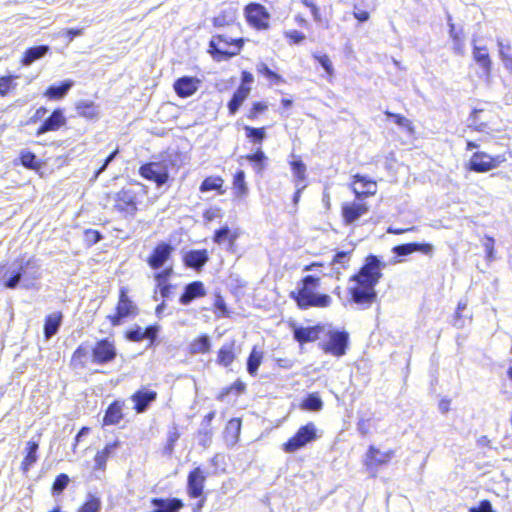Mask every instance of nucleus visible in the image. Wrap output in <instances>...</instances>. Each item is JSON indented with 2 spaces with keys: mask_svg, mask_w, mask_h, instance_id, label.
<instances>
[{
  "mask_svg": "<svg viewBox=\"0 0 512 512\" xmlns=\"http://www.w3.org/2000/svg\"><path fill=\"white\" fill-rule=\"evenodd\" d=\"M383 267L384 264L377 256L369 255L359 272L352 275L349 281L376 287L382 277L381 269Z\"/></svg>",
  "mask_w": 512,
  "mask_h": 512,
  "instance_id": "nucleus-1",
  "label": "nucleus"
},
{
  "mask_svg": "<svg viewBox=\"0 0 512 512\" xmlns=\"http://www.w3.org/2000/svg\"><path fill=\"white\" fill-rule=\"evenodd\" d=\"M243 45V39L233 40L224 35L213 36L209 43V52L217 60H225L235 56Z\"/></svg>",
  "mask_w": 512,
  "mask_h": 512,
  "instance_id": "nucleus-2",
  "label": "nucleus"
},
{
  "mask_svg": "<svg viewBox=\"0 0 512 512\" xmlns=\"http://www.w3.org/2000/svg\"><path fill=\"white\" fill-rule=\"evenodd\" d=\"M323 334L328 337V340L321 344L325 353L336 357H341L346 353L349 341V334L346 331L333 330L330 326H325Z\"/></svg>",
  "mask_w": 512,
  "mask_h": 512,
  "instance_id": "nucleus-3",
  "label": "nucleus"
},
{
  "mask_svg": "<svg viewBox=\"0 0 512 512\" xmlns=\"http://www.w3.org/2000/svg\"><path fill=\"white\" fill-rule=\"evenodd\" d=\"M506 160L504 154L491 156L486 152L479 151L472 154L468 162V169L476 173H486L500 167Z\"/></svg>",
  "mask_w": 512,
  "mask_h": 512,
  "instance_id": "nucleus-4",
  "label": "nucleus"
},
{
  "mask_svg": "<svg viewBox=\"0 0 512 512\" xmlns=\"http://www.w3.org/2000/svg\"><path fill=\"white\" fill-rule=\"evenodd\" d=\"M291 297L301 309H308L310 307L324 308L330 306L332 302L329 295L315 291L309 292L306 289H298L297 292H291Z\"/></svg>",
  "mask_w": 512,
  "mask_h": 512,
  "instance_id": "nucleus-5",
  "label": "nucleus"
},
{
  "mask_svg": "<svg viewBox=\"0 0 512 512\" xmlns=\"http://www.w3.org/2000/svg\"><path fill=\"white\" fill-rule=\"evenodd\" d=\"M114 209L123 216H134L137 208V192L133 188H123L113 196Z\"/></svg>",
  "mask_w": 512,
  "mask_h": 512,
  "instance_id": "nucleus-6",
  "label": "nucleus"
},
{
  "mask_svg": "<svg viewBox=\"0 0 512 512\" xmlns=\"http://www.w3.org/2000/svg\"><path fill=\"white\" fill-rule=\"evenodd\" d=\"M316 438V426L312 422L307 423L306 425L300 427L296 434L293 437H291L286 443H284L283 450L287 453H293L303 448L306 444L314 441Z\"/></svg>",
  "mask_w": 512,
  "mask_h": 512,
  "instance_id": "nucleus-7",
  "label": "nucleus"
},
{
  "mask_svg": "<svg viewBox=\"0 0 512 512\" xmlns=\"http://www.w3.org/2000/svg\"><path fill=\"white\" fill-rule=\"evenodd\" d=\"M117 349L114 341L105 338L98 340L92 345V363L96 365H106L115 360Z\"/></svg>",
  "mask_w": 512,
  "mask_h": 512,
  "instance_id": "nucleus-8",
  "label": "nucleus"
},
{
  "mask_svg": "<svg viewBox=\"0 0 512 512\" xmlns=\"http://www.w3.org/2000/svg\"><path fill=\"white\" fill-rule=\"evenodd\" d=\"M140 175L157 186L165 184L169 178V164L167 161L149 162L142 165L139 169Z\"/></svg>",
  "mask_w": 512,
  "mask_h": 512,
  "instance_id": "nucleus-9",
  "label": "nucleus"
},
{
  "mask_svg": "<svg viewBox=\"0 0 512 512\" xmlns=\"http://www.w3.org/2000/svg\"><path fill=\"white\" fill-rule=\"evenodd\" d=\"M348 292L351 301L360 306L361 309L369 308L377 299L375 287L365 284L355 283L354 286L348 289Z\"/></svg>",
  "mask_w": 512,
  "mask_h": 512,
  "instance_id": "nucleus-10",
  "label": "nucleus"
},
{
  "mask_svg": "<svg viewBox=\"0 0 512 512\" xmlns=\"http://www.w3.org/2000/svg\"><path fill=\"white\" fill-rule=\"evenodd\" d=\"M22 287L31 289L36 287V281L41 277L40 265L35 259L18 261Z\"/></svg>",
  "mask_w": 512,
  "mask_h": 512,
  "instance_id": "nucleus-11",
  "label": "nucleus"
},
{
  "mask_svg": "<svg viewBox=\"0 0 512 512\" xmlns=\"http://www.w3.org/2000/svg\"><path fill=\"white\" fill-rule=\"evenodd\" d=\"M137 307L127 295L125 288L120 289L119 302L114 315L108 316L113 326L121 324L122 319L131 315L136 314Z\"/></svg>",
  "mask_w": 512,
  "mask_h": 512,
  "instance_id": "nucleus-12",
  "label": "nucleus"
},
{
  "mask_svg": "<svg viewBox=\"0 0 512 512\" xmlns=\"http://www.w3.org/2000/svg\"><path fill=\"white\" fill-rule=\"evenodd\" d=\"M202 81L194 76H182L175 80L173 88L177 96L180 98H188L194 95Z\"/></svg>",
  "mask_w": 512,
  "mask_h": 512,
  "instance_id": "nucleus-13",
  "label": "nucleus"
},
{
  "mask_svg": "<svg viewBox=\"0 0 512 512\" xmlns=\"http://www.w3.org/2000/svg\"><path fill=\"white\" fill-rule=\"evenodd\" d=\"M245 15L247 21L258 29H265L268 27L269 15L264 6L258 3H251L245 8Z\"/></svg>",
  "mask_w": 512,
  "mask_h": 512,
  "instance_id": "nucleus-14",
  "label": "nucleus"
},
{
  "mask_svg": "<svg viewBox=\"0 0 512 512\" xmlns=\"http://www.w3.org/2000/svg\"><path fill=\"white\" fill-rule=\"evenodd\" d=\"M172 252L173 247L169 243L161 242L154 248L147 260V263L152 269L158 270L162 268L166 261L171 257Z\"/></svg>",
  "mask_w": 512,
  "mask_h": 512,
  "instance_id": "nucleus-15",
  "label": "nucleus"
},
{
  "mask_svg": "<svg viewBox=\"0 0 512 512\" xmlns=\"http://www.w3.org/2000/svg\"><path fill=\"white\" fill-rule=\"evenodd\" d=\"M206 475L204 471L197 467L192 470L187 478V492L191 498H198L202 495Z\"/></svg>",
  "mask_w": 512,
  "mask_h": 512,
  "instance_id": "nucleus-16",
  "label": "nucleus"
},
{
  "mask_svg": "<svg viewBox=\"0 0 512 512\" xmlns=\"http://www.w3.org/2000/svg\"><path fill=\"white\" fill-rule=\"evenodd\" d=\"M294 339L300 344L315 341L320 334L325 332V325H316L312 327L292 326Z\"/></svg>",
  "mask_w": 512,
  "mask_h": 512,
  "instance_id": "nucleus-17",
  "label": "nucleus"
},
{
  "mask_svg": "<svg viewBox=\"0 0 512 512\" xmlns=\"http://www.w3.org/2000/svg\"><path fill=\"white\" fill-rule=\"evenodd\" d=\"M0 282H2L6 288H17L21 283L18 261L9 266H0Z\"/></svg>",
  "mask_w": 512,
  "mask_h": 512,
  "instance_id": "nucleus-18",
  "label": "nucleus"
},
{
  "mask_svg": "<svg viewBox=\"0 0 512 512\" xmlns=\"http://www.w3.org/2000/svg\"><path fill=\"white\" fill-rule=\"evenodd\" d=\"M353 191L356 198L361 200L364 197L374 195L376 193L377 185L376 182L367 179L362 175H355L353 181Z\"/></svg>",
  "mask_w": 512,
  "mask_h": 512,
  "instance_id": "nucleus-19",
  "label": "nucleus"
},
{
  "mask_svg": "<svg viewBox=\"0 0 512 512\" xmlns=\"http://www.w3.org/2000/svg\"><path fill=\"white\" fill-rule=\"evenodd\" d=\"M472 56H473L474 61L482 69L483 74L488 78L492 71V60L488 53L487 47L486 46H478L475 44V40H473Z\"/></svg>",
  "mask_w": 512,
  "mask_h": 512,
  "instance_id": "nucleus-20",
  "label": "nucleus"
},
{
  "mask_svg": "<svg viewBox=\"0 0 512 512\" xmlns=\"http://www.w3.org/2000/svg\"><path fill=\"white\" fill-rule=\"evenodd\" d=\"M368 212V206L362 202L347 203L342 206V216L346 224H352Z\"/></svg>",
  "mask_w": 512,
  "mask_h": 512,
  "instance_id": "nucleus-21",
  "label": "nucleus"
},
{
  "mask_svg": "<svg viewBox=\"0 0 512 512\" xmlns=\"http://www.w3.org/2000/svg\"><path fill=\"white\" fill-rule=\"evenodd\" d=\"M206 290L201 281H193L184 287V291L180 296L179 302L182 305H189L193 300L204 297Z\"/></svg>",
  "mask_w": 512,
  "mask_h": 512,
  "instance_id": "nucleus-22",
  "label": "nucleus"
},
{
  "mask_svg": "<svg viewBox=\"0 0 512 512\" xmlns=\"http://www.w3.org/2000/svg\"><path fill=\"white\" fill-rule=\"evenodd\" d=\"M66 123V118L61 109H55L52 114L38 128L36 135L40 136L49 131H56Z\"/></svg>",
  "mask_w": 512,
  "mask_h": 512,
  "instance_id": "nucleus-23",
  "label": "nucleus"
},
{
  "mask_svg": "<svg viewBox=\"0 0 512 512\" xmlns=\"http://www.w3.org/2000/svg\"><path fill=\"white\" fill-rule=\"evenodd\" d=\"M393 456V451L380 452L374 446H370L366 454V466L368 468H377L378 466L387 464Z\"/></svg>",
  "mask_w": 512,
  "mask_h": 512,
  "instance_id": "nucleus-24",
  "label": "nucleus"
},
{
  "mask_svg": "<svg viewBox=\"0 0 512 512\" xmlns=\"http://www.w3.org/2000/svg\"><path fill=\"white\" fill-rule=\"evenodd\" d=\"M156 398L157 393L155 391L141 389L132 396V400L135 403L134 409L137 413H143Z\"/></svg>",
  "mask_w": 512,
  "mask_h": 512,
  "instance_id": "nucleus-25",
  "label": "nucleus"
},
{
  "mask_svg": "<svg viewBox=\"0 0 512 512\" xmlns=\"http://www.w3.org/2000/svg\"><path fill=\"white\" fill-rule=\"evenodd\" d=\"M392 252L398 257L407 256L413 252H422L423 254L429 255L433 252V246L427 243H406L395 246Z\"/></svg>",
  "mask_w": 512,
  "mask_h": 512,
  "instance_id": "nucleus-26",
  "label": "nucleus"
},
{
  "mask_svg": "<svg viewBox=\"0 0 512 512\" xmlns=\"http://www.w3.org/2000/svg\"><path fill=\"white\" fill-rule=\"evenodd\" d=\"M209 256L207 250H191L184 256V264L193 268L197 271L201 270L202 267L208 262Z\"/></svg>",
  "mask_w": 512,
  "mask_h": 512,
  "instance_id": "nucleus-27",
  "label": "nucleus"
},
{
  "mask_svg": "<svg viewBox=\"0 0 512 512\" xmlns=\"http://www.w3.org/2000/svg\"><path fill=\"white\" fill-rule=\"evenodd\" d=\"M39 440H30L25 448V456L21 463V470L26 474L38 460Z\"/></svg>",
  "mask_w": 512,
  "mask_h": 512,
  "instance_id": "nucleus-28",
  "label": "nucleus"
},
{
  "mask_svg": "<svg viewBox=\"0 0 512 512\" xmlns=\"http://www.w3.org/2000/svg\"><path fill=\"white\" fill-rule=\"evenodd\" d=\"M92 363V345L88 342L80 344L72 355V363L84 368L88 362Z\"/></svg>",
  "mask_w": 512,
  "mask_h": 512,
  "instance_id": "nucleus-29",
  "label": "nucleus"
},
{
  "mask_svg": "<svg viewBox=\"0 0 512 512\" xmlns=\"http://www.w3.org/2000/svg\"><path fill=\"white\" fill-rule=\"evenodd\" d=\"M151 504L159 509V512H179L184 503L178 498H153Z\"/></svg>",
  "mask_w": 512,
  "mask_h": 512,
  "instance_id": "nucleus-30",
  "label": "nucleus"
},
{
  "mask_svg": "<svg viewBox=\"0 0 512 512\" xmlns=\"http://www.w3.org/2000/svg\"><path fill=\"white\" fill-rule=\"evenodd\" d=\"M50 48L48 45H39L28 48L24 56L21 60L23 66H30L35 61L43 58L48 52Z\"/></svg>",
  "mask_w": 512,
  "mask_h": 512,
  "instance_id": "nucleus-31",
  "label": "nucleus"
},
{
  "mask_svg": "<svg viewBox=\"0 0 512 512\" xmlns=\"http://www.w3.org/2000/svg\"><path fill=\"white\" fill-rule=\"evenodd\" d=\"M236 18L237 10L233 7H227L214 17L213 24L215 27L230 26L235 23Z\"/></svg>",
  "mask_w": 512,
  "mask_h": 512,
  "instance_id": "nucleus-32",
  "label": "nucleus"
},
{
  "mask_svg": "<svg viewBox=\"0 0 512 512\" xmlns=\"http://www.w3.org/2000/svg\"><path fill=\"white\" fill-rule=\"evenodd\" d=\"M122 418V405L118 401H115L108 406L103 418V424L115 425L118 424Z\"/></svg>",
  "mask_w": 512,
  "mask_h": 512,
  "instance_id": "nucleus-33",
  "label": "nucleus"
},
{
  "mask_svg": "<svg viewBox=\"0 0 512 512\" xmlns=\"http://www.w3.org/2000/svg\"><path fill=\"white\" fill-rule=\"evenodd\" d=\"M250 89H245L244 87H238V89L234 92L231 100L228 102V110L231 115H235L243 102L249 96Z\"/></svg>",
  "mask_w": 512,
  "mask_h": 512,
  "instance_id": "nucleus-34",
  "label": "nucleus"
},
{
  "mask_svg": "<svg viewBox=\"0 0 512 512\" xmlns=\"http://www.w3.org/2000/svg\"><path fill=\"white\" fill-rule=\"evenodd\" d=\"M61 321V313L50 314L46 317L44 324V335L46 339H50L58 332L61 325Z\"/></svg>",
  "mask_w": 512,
  "mask_h": 512,
  "instance_id": "nucleus-35",
  "label": "nucleus"
},
{
  "mask_svg": "<svg viewBox=\"0 0 512 512\" xmlns=\"http://www.w3.org/2000/svg\"><path fill=\"white\" fill-rule=\"evenodd\" d=\"M74 82L72 80H65L61 85H51L45 91L44 95L50 99H62L72 88Z\"/></svg>",
  "mask_w": 512,
  "mask_h": 512,
  "instance_id": "nucleus-36",
  "label": "nucleus"
},
{
  "mask_svg": "<svg viewBox=\"0 0 512 512\" xmlns=\"http://www.w3.org/2000/svg\"><path fill=\"white\" fill-rule=\"evenodd\" d=\"M119 441H114L107 444L102 451L97 452L95 456V467L96 469H104L106 466L107 459L114 453L119 447Z\"/></svg>",
  "mask_w": 512,
  "mask_h": 512,
  "instance_id": "nucleus-37",
  "label": "nucleus"
},
{
  "mask_svg": "<svg viewBox=\"0 0 512 512\" xmlns=\"http://www.w3.org/2000/svg\"><path fill=\"white\" fill-rule=\"evenodd\" d=\"M77 113L85 118L93 119L98 116V107L91 101H80L76 105Z\"/></svg>",
  "mask_w": 512,
  "mask_h": 512,
  "instance_id": "nucleus-38",
  "label": "nucleus"
},
{
  "mask_svg": "<svg viewBox=\"0 0 512 512\" xmlns=\"http://www.w3.org/2000/svg\"><path fill=\"white\" fill-rule=\"evenodd\" d=\"M233 346H234V343H230V344H225L220 348V350L218 352V357H217L218 364H220L224 367H228L232 364V362L235 359V354L233 352Z\"/></svg>",
  "mask_w": 512,
  "mask_h": 512,
  "instance_id": "nucleus-39",
  "label": "nucleus"
},
{
  "mask_svg": "<svg viewBox=\"0 0 512 512\" xmlns=\"http://www.w3.org/2000/svg\"><path fill=\"white\" fill-rule=\"evenodd\" d=\"M211 342L207 335H202L194 339L190 344L191 354H204L210 350Z\"/></svg>",
  "mask_w": 512,
  "mask_h": 512,
  "instance_id": "nucleus-40",
  "label": "nucleus"
},
{
  "mask_svg": "<svg viewBox=\"0 0 512 512\" xmlns=\"http://www.w3.org/2000/svg\"><path fill=\"white\" fill-rule=\"evenodd\" d=\"M263 353L258 351L256 347L252 349L247 359V372L251 376H255L257 374L258 368L262 363Z\"/></svg>",
  "mask_w": 512,
  "mask_h": 512,
  "instance_id": "nucleus-41",
  "label": "nucleus"
},
{
  "mask_svg": "<svg viewBox=\"0 0 512 512\" xmlns=\"http://www.w3.org/2000/svg\"><path fill=\"white\" fill-rule=\"evenodd\" d=\"M223 179L219 176L216 177H207L205 178L201 185H200V191L201 192H208L212 190L218 191L219 194H223L224 191L222 190L223 186Z\"/></svg>",
  "mask_w": 512,
  "mask_h": 512,
  "instance_id": "nucleus-42",
  "label": "nucleus"
},
{
  "mask_svg": "<svg viewBox=\"0 0 512 512\" xmlns=\"http://www.w3.org/2000/svg\"><path fill=\"white\" fill-rule=\"evenodd\" d=\"M497 44L499 47V56L507 70L512 71V54L510 53L511 46L509 43H504L503 40L498 39Z\"/></svg>",
  "mask_w": 512,
  "mask_h": 512,
  "instance_id": "nucleus-43",
  "label": "nucleus"
},
{
  "mask_svg": "<svg viewBox=\"0 0 512 512\" xmlns=\"http://www.w3.org/2000/svg\"><path fill=\"white\" fill-rule=\"evenodd\" d=\"M233 188L235 190V194L238 197H242L247 194L248 188L245 182V172L243 170H238L233 178Z\"/></svg>",
  "mask_w": 512,
  "mask_h": 512,
  "instance_id": "nucleus-44",
  "label": "nucleus"
},
{
  "mask_svg": "<svg viewBox=\"0 0 512 512\" xmlns=\"http://www.w3.org/2000/svg\"><path fill=\"white\" fill-rule=\"evenodd\" d=\"M180 438V433L178 431L177 426L174 424L167 433V443L164 447V454L171 456L174 452V447L178 439Z\"/></svg>",
  "mask_w": 512,
  "mask_h": 512,
  "instance_id": "nucleus-45",
  "label": "nucleus"
},
{
  "mask_svg": "<svg viewBox=\"0 0 512 512\" xmlns=\"http://www.w3.org/2000/svg\"><path fill=\"white\" fill-rule=\"evenodd\" d=\"M323 401L317 393L309 394L302 402V408L308 411H320Z\"/></svg>",
  "mask_w": 512,
  "mask_h": 512,
  "instance_id": "nucleus-46",
  "label": "nucleus"
},
{
  "mask_svg": "<svg viewBox=\"0 0 512 512\" xmlns=\"http://www.w3.org/2000/svg\"><path fill=\"white\" fill-rule=\"evenodd\" d=\"M101 500L99 497L88 494L85 503L78 509V512H100Z\"/></svg>",
  "mask_w": 512,
  "mask_h": 512,
  "instance_id": "nucleus-47",
  "label": "nucleus"
},
{
  "mask_svg": "<svg viewBox=\"0 0 512 512\" xmlns=\"http://www.w3.org/2000/svg\"><path fill=\"white\" fill-rule=\"evenodd\" d=\"M449 18V35L453 40V50L456 54L462 55L464 53V42L459 32L455 30V26L450 22Z\"/></svg>",
  "mask_w": 512,
  "mask_h": 512,
  "instance_id": "nucleus-48",
  "label": "nucleus"
},
{
  "mask_svg": "<svg viewBox=\"0 0 512 512\" xmlns=\"http://www.w3.org/2000/svg\"><path fill=\"white\" fill-rule=\"evenodd\" d=\"M21 164L28 169H36L39 167L37 157L31 151L23 150L20 153Z\"/></svg>",
  "mask_w": 512,
  "mask_h": 512,
  "instance_id": "nucleus-49",
  "label": "nucleus"
},
{
  "mask_svg": "<svg viewBox=\"0 0 512 512\" xmlns=\"http://www.w3.org/2000/svg\"><path fill=\"white\" fill-rule=\"evenodd\" d=\"M244 130L246 132V137L249 138L254 143H261L266 137L264 128H254L251 126H245Z\"/></svg>",
  "mask_w": 512,
  "mask_h": 512,
  "instance_id": "nucleus-50",
  "label": "nucleus"
},
{
  "mask_svg": "<svg viewBox=\"0 0 512 512\" xmlns=\"http://www.w3.org/2000/svg\"><path fill=\"white\" fill-rule=\"evenodd\" d=\"M257 72L264 75L266 78H268L269 80L275 82V83H280V82H283V78L275 73L274 71H272L265 63H259L257 64Z\"/></svg>",
  "mask_w": 512,
  "mask_h": 512,
  "instance_id": "nucleus-51",
  "label": "nucleus"
},
{
  "mask_svg": "<svg viewBox=\"0 0 512 512\" xmlns=\"http://www.w3.org/2000/svg\"><path fill=\"white\" fill-rule=\"evenodd\" d=\"M291 167L295 176V182L298 181L300 185H304L306 165L301 160H295L291 163Z\"/></svg>",
  "mask_w": 512,
  "mask_h": 512,
  "instance_id": "nucleus-52",
  "label": "nucleus"
},
{
  "mask_svg": "<svg viewBox=\"0 0 512 512\" xmlns=\"http://www.w3.org/2000/svg\"><path fill=\"white\" fill-rule=\"evenodd\" d=\"M241 428V422L239 419H231L225 429V433L228 435L231 434V443H235L238 439Z\"/></svg>",
  "mask_w": 512,
  "mask_h": 512,
  "instance_id": "nucleus-53",
  "label": "nucleus"
},
{
  "mask_svg": "<svg viewBox=\"0 0 512 512\" xmlns=\"http://www.w3.org/2000/svg\"><path fill=\"white\" fill-rule=\"evenodd\" d=\"M69 477L66 475V474H59L54 483H53V487H52V490H53V493L54 494H60L64 491V489L67 487V485L69 484Z\"/></svg>",
  "mask_w": 512,
  "mask_h": 512,
  "instance_id": "nucleus-54",
  "label": "nucleus"
},
{
  "mask_svg": "<svg viewBox=\"0 0 512 512\" xmlns=\"http://www.w3.org/2000/svg\"><path fill=\"white\" fill-rule=\"evenodd\" d=\"M320 279L313 275H307L302 280V286L299 289H306L309 292L314 291L319 286Z\"/></svg>",
  "mask_w": 512,
  "mask_h": 512,
  "instance_id": "nucleus-55",
  "label": "nucleus"
},
{
  "mask_svg": "<svg viewBox=\"0 0 512 512\" xmlns=\"http://www.w3.org/2000/svg\"><path fill=\"white\" fill-rule=\"evenodd\" d=\"M385 115L389 118H392L399 127L411 129V121L404 116L392 113L390 111H386Z\"/></svg>",
  "mask_w": 512,
  "mask_h": 512,
  "instance_id": "nucleus-56",
  "label": "nucleus"
},
{
  "mask_svg": "<svg viewBox=\"0 0 512 512\" xmlns=\"http://www.w3.org/2000/svg\"><path fill=\"white\" fill-rule=\"evenodd\" d=\"M199 444L203 447H208L211 443L212 429L211 427L202 426L199 431Z\"/></svg>",
  "mask_w": 512,
  "mask_h": 512,
  "instance_id": "nucleus-57",
  "label": "nucleus"
},
{
  "mask_svg": "<svg viewBox=\"0 0 512 512\" xmlns=\"http://www.w3.org/2000/svg\"><path fill=\"white\" fill-rule=\"evenodd\" d=\"M126 338L130 341L138 342L145 339V332L140 326H136L126 332Z\"/></svg>",
  "mask_w": 512,
  "mask_h": 512,
  "instance_id": "nucleus-58",
  "label": "nucleus"
},
{
  "mask_svg": "<svg viewBox=\"0 0 512 512\" xmlns=\"http://www.w3.org/2000/svg\"><path fill=\"white\" fill-rule=\"evenodd\" d=\"M314 58L319 62V64L323 67L329 76L333 75V65L327 55H314Z\"/></svg>",
  "mask_w": 512,
  "mask_h": 512,
  "instance_id": "nucleus-59",
  "label": "nucleus"
},
{
  "mask_svg": "<svg viewBox=\"0 0 512 512\" xmlns=\"http://www.w3.org/2000/svg\"><path fill=\"white\" fill-rule=\"evenodd\" d=\"M173 273L172 267H167L155 275L157 286L168 285L166 282Z\"/></svg>",
  "mask_w": 512,
  "mask_h": 512,
  "instance_id": "nucleus-60",
  "label": "nucleus"
},
{
  "mask_svg": "<svg viewBox=\"0 0 512 512\" xmlns=\"http://www.w3.org/2000/svg\"><path fill=\"white\" fill-rule=\"evenodd\" d=\"M494 239L490 236L485 237V241L483 243V247L486 252V258L488 261H493L495 259L494 256Z\"/></svg>",
  "mask_w": 512,
  "mask_h": 512,
  "instance_id": "nucleus-61",
  "label": "nucleus"
},
{
  "mask_svg": "<svg viewBox=\"0 0 512 512\" xmlns=\"http://www.w3.org/2000/svg\"><path fill=\"white\" fill-rule=\"evenodd\" d=\"M230 236V229L228 226H224L217 230L214 235V242L217 244H222L224 241H226Z\"/></svg>",
  "mask_w": 512,
  "mask_h": 512,
  "instance_id": "nucleus-62",
  "label": "nucleus"
},
{
  "mask_svg": "<svg viewBox=\"0 0 512 512\" xmlns=\"http://www.w3.org/2000/svg\"><path fill=\"white\" fill-rule=\"evenodd\" d=\"M13 77L4 76L0 78V95L5 96L8 94L12 87Z\"/></svg>",
  "mask_w": 512,
  "mask_h": 512,
  "instance_id": "nucleus-63",
  "label": "nucleus"
},
{
  "mask_svg": "<svg viewBox=\"0 0 512 512\" xmlns=\"http://www.w3.org/2000/svg\"><path fill=\"white\" fill-rule=\"evenodd\" d=\"M469 512H494L489 500H482L478 506L471 507Z\"/></svg>",
  "mask_w": 512,
  "mask_h": 512,
  "instance_id": "nucleus-64",
  "label": "nucleus"
}]
</instances>
